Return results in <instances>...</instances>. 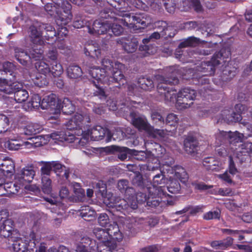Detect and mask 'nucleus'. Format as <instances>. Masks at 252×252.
<instances>
[{"instance_id":"f3484780","label":"nucleus","mask_w":252,"mask_h":252,"mask_svg":"<svg viewBox=\"0 0 252 252\" xmlns=\"http://www.w3.org/2000/svg\"><path fill=\"white\" fill-rule=\"evenodd\" d=\"M35 174L33 166H26L23 168L17 175V179L22 186L31 183Z\"/></svg>"},{"instance_id":"bb28decb","label":"nucleus","mask_w":252,"mask_h":252,"mask_svg":"<svg viewBox=\"0 0 252 252\" xmlns=\"http://www.w3.org/2000/svg\"><path fill=\"white\" fill-rule=\"evenodd\" d=\"M198 142L191 137L187 138L184 141V148L186 152L189 154L195 153L197 150Z\"/></svg>"},{"instance_id":"ddd939ff","label":"nucleus","mask_w":252,"mask_h":252,"mask_svg":"<svg viewBox=\"0 0 252 252\" xmlns=\"http://www.w3.org/2000/svg\"><path fill=\"white\" fill-rule=\"evenodd\" d=\"M196 93L194 90L184 88L177 94V104L182 108H187L190 106L192 102L188 103L195 98Z\"/></svg>"},{"instance_id":"680f3d73","label":"nucleus","mask_w":252,"mask_h":252,"mask_svg":"<svg viewBox=\"0 0 252 252\" xmlns=\"http://www.w3.org/2000/svg\"><path fill=\"white\" fill-rule=\"evenodd\" d=\"M220 215V210L211 211L205 213L203 215V218L206 220L219 219Z\"/></svg>"},{"instance_id":"c03bdc74","label":"nucleus","mask_w":252,"mask_h":252,"mask_svg":"<svg viewBox=\"0 0 252 252\" xmlns=\"http://www.w3.org/2000/svg\"><path fill=\"white\" fill-rule=\"evenodd\" d=\"M32 80L34 85L39 87L46 86L48 84L46 75H42L38 73L32 78Z\"/></svg>"},{"instance_id":"b1692460","label":"nucleus","mask_w":252,"mask_h":252,"mask_svg":"<svg viewBox=\"0 0 252 252\" xmlns=\"http://www.w3.org/2000/svg\"><path fill=\"white\" fill-rule=\"evenodd\" d=\"M145 145L151 151L149 153L150 157L153 156L156 158H161L165 153V150L160 145L157 143L145 142Z\"/></svg>"},{"instance_id":"864d4df0","label":"nucleus","mask_w":252,"mask_h":252,"mask_svg":"<svg viewBox=\"0 0 252 252\" xmlns=\"http://www.w3.org/2000/svg\"><path fill=\"white\" fill-rule=\"evenodd\" d=\"M51 65L52 66L50 73L54 77H59L63 74V69L60 63H58L57 62H55L54 63L51 64Z\"/></svg>"},{"instance_id":"423d86ee","label":"nucleus","mask_w":252,"mask_h":252,"mask_svg":"<svg viewBox=\"0 0 252 252\" xmlns=\"http://www.w3.org/2000/svg\"><path fill=\"white\" fill-rule=\"evenodd\" d=\"M107 195L108 199L110 198V200L109 202H107L105 199V203L107 205H109L110 207L115 208L118 211L124 212V214L137 208V201L135 200L133 195L126 196L125 195L126 199L115 198L112 195L109 194Z\"/></svg>"},{"instance_id":"58836bf2","label":"nucleus","mask_w":252,"mask_h":252,"mask_svg":"<svg viewBox=\"0 0 252 252\" xmlns=\"http://www.w3.org/2000/svg\"><path fill=\"white\" fill-rule=\"evenodd\" d=\"M53 3H48L45 5V10L51 16H55L59 13V10L61 9V5H57L55 2L57 0H52Z\"/></svg>"},{"instance_id":"a878e982","label":"nucleus","mask_w":252,"mask_h":252,"mask_svg":"<svg viewBox=\"0 0 252 252\" xmlns=\"http://www.w3.org/2000/svg\"><path fill=\"white\" fill-rule=\"evenodd\" d=\"M35 234L32 232L30 234V240L29 242V247L26 252H44L45 247L40 245L39 248L36 246L35 244Z\"/></svg>"},{"instance_id":"f8f14e48","label":"nucleus","mask_w":252,"mask_h":252,"mask_svg":"<svg viewBox=\"0 0 252 252\" xmlns=\"http://www.w3.org/2000/svg\"><path fill=\"white\" fill-rule=\"evenodd\" d=\"M60 107L54 94H52L45 96L42 100L41 108L49 109L50 113L55 115V116H51L50 119H57L58 118V114L60 112Z\"/></svg>"},{"instance_id":"f257e3e1","label":"nucleus","mask_w":252,"mask_h":252,"mask_svg":"<svg viewBox=\"0 0 252 252\" xmlns=\"http://www.w3.org/2000/svg\"><path fill=\"white\" fill-rule=\"evenodd\" d=\"M84 116L80 114H75L66 124L68 129H77L79 131L78 135L81 134L82 138L79 139L75 137L73 133L69 131H57L51 133L50 137L55 140V142H64L67 143H78L80 146H83L90 139L93 141H99L103 139L106 134L110 135L109 131L99 126H97L91 129L83 131L81 127L83 125Z\"/></svg>"},{"instance_id":"9b49d317","label":"nucleus","mask_w":252,"mask_h":252,"mask_svg":"<svg viewBox=\"0 0 252 252\" xmlns=\"http://www.w3.org/2000/svg\"><path fill=\"white\" fill-rule=\"evenodd\" d=\"M15 80L2 79L0 76V100L4 99L7 95L13 94L15 89H20L21 83L14 81Z\"/></svg>"},{"instance_id":"052dcab7","label":"nucleus","mask_w":252,"mask_h":252,"mask_svg":"<svg viewBox=\"0 0 252 252\" xmlns=\"http://www.w3.org/2000/svg\"><path fill=\"white\" fill-rule=\"evenodd\" d=\"M97 221L99 225L102 227H106L110 224V221L108 216L105 213H101L97 219Z\"/></svg>"},{"instance_id":"f704fd0d","label":"nucleus","mask_w":252,"mask_h":252,"mask_svg":"<svg viewBox=\"0 0 252 252\" xmlns=\"http://www.w3.org/2000/svg\"><path fill=\"white\" fill-rule=\"evenodd\" d=\"M118 188L121 192H125L126 196L132 195L134 193L133 189L128 187V181L126 180H122L118 182Z\"/></svg>"},{"instance_id":"6ab92c4d","label":"nucleus","mask_w":252,"mask_h":252,"mask_svg":"<svg viewBox=\"0 0 252 252\" xmlns=\"http://www.w3.org/2000/svg\"><path fill=\"white\" fill-rule=\"evenodd\" d=\"M117 43L122 46L127 53L134 52L138 47V42L136 38H122L117 40Z\"/></svg>"},{"instance_id":"6e6552de","label":"nucleus","mask_w":252,"mask_h":252,"mask_svg":"<svg viewBox=\"0 0 252 252\" xmlns=\"http://www.w3.org/2000/svg\"><path fill=\"white\" fill-rule=\"evenodd\" d=\"M15 57L20 63L26 65L31 58L38 60L43 57V49L32 47L28 54L24 50L19 47L14 48Z\"/></svg>"},{"instance_id":"20e7f679","label":"nucleus","mask_w":252,"mask_h":252,"mask_svg":"<svg viewBox=\"0 0 252 252\" xmlns=\"http://www.w3.org/2000/svg\"><path fill=\"white\" fill-rule=\"evenodd\" d=\"M158 82V92L162 97L161 99L165 102H177V94L176 91L167 88L168 84H176L179 80L176 77L166 78L163 76L158 75L156 77Z\"/></svg>"},{"instance_id":"338daca9","label":"nucleus","mask_w":252,"mask_h":252,"mask_svg":"<svg viewBox=\"0 0 252 252\" xmlns=\"http://www.w3.org/2000/svg\"><path fill=\"white\" fill-rule=\"evenodd\" d=\"M163 195H154L149 194L147 201V204L152 207H156L159 204L160 200L158 197H161Z\"/></svg>"},{"instance_id":"2eb2a0df","label":"nucleus","mask_w":252,"mask_h":252,"mask_svg":"<svg viewBox=\"0 0 252 252\" xmlns=\"http://www.w3.org/2000/svg\"><path fill=\"white\" fill-rule=\"evenodd\" d=\"M29 32L31 41L33 44L32 47L36 48H41L43 49L44 42L42 39V30L40 23H34L30 28Z\"/></svg>"},{"instance_id":"2f4dec72","label":"nucleus","mask_w":252,"mask_h":252,"mask_svg":"<svg viewBox=\"0 0 252 252\" xmlns=\"http://www.w3.org/2000/svg\"><path fill=\"white\" fill-rule=\"evenodd\" d=\"M183 10L187 11L191 7H192L197 12L202 10V6L198 0H185L183 1Z\"/></svg>"},{"instance_id":"4c0bfd02","label":"nucleus","mask_w":252,"mask_h":252,"mask_svg":"<svg viewBox=\"0 0 252 252\" xmlns=\"http://www.w3.org/2000/svg\"><path fill=\"white\" fill-rule=\"evenodd\" d=\"M29 247V243L18 239L13 244V249L14 252H26Z\"/></svg>"},{"instance_id":"4be33fe9","label":"nucleus","mask_w":252,"mask_h":252,"mask_svg":"<svg viewBox=\"0 0 252 252\" xmlns=\"http://www.w3.org/2000/svg\"><path fill=\"white\" fill-rule=\"evenodd\" d=\"M203 166L208 170L212 171H219L223 168V164L216 160L214 158L207 157L205 158L202 162Z\"/></svg>"},{"instance_id":"aec40b11","label":"nucleus","mask_w":252,"mask_h":252,"mask_svg":"<svg viewBox=\"0 0 252 252\" xmlns=\"http://www.w3.org/2000/svg\"><path fill=\"white\" fill-rule=\"evenodd\" d=\"M14 228V221L11 219H6L0 223V237L8 238L12 234Z\"/></svg>"},{"instance_id":"7c9ffc66","label":"nucleus","mask_w":252,"mask_h":252,"mask_svg":"<svg viewBox=\"0 0 252 252\" xmlns=\"http://www.w3.org/2000/svg\"><path fill=\"white\" fill-rule=\"evenodd\" d=\"M24 142L20 141L15 137H10L5 142L4 146L10 150H17L22 146H25Z\"/></svg>"},{"instance_id":"5701e85b","label":"nucleus","mask_w":252,"mask_h":252,"mask_svg":"<svg viewBox=\"0 0 252 252\" xmlns=\"http://www.w3.org/2000/svg\"><path fill=\"white\" fill-rule=\"evenodd\" d=\"M109 239L110 240H116L118 242L121 241L123 239V235L120 231L118 224L115 222L109 225L107 229Z\"/></svg>"},{"instance_id":"49530a36","label":"nucleus","mask_w":252,"mask_h":252,"mask_svg":"<svg viewBox=\"0 0 252 252\" xmlns=\"http://www.w3.org/2000/svg\"><path fill=\"white\" fill-rule=\"evenodd\" d=\"M44 193L49 194L52 192L51 180L48 176H43L42 177V187Z\"/></svg>"},{"instance_id":"1a4fd4ad","label":"nucleus","mask_w":252,"mask_h":252,"mask_svg":"<svg viewBox=\"0 0 252 252\" xmlns=\"http://www.w3.org/2000/svg\"><path fill=\"white\" fill-rule=\"evenodd\" d=\"M167 179L162 174H158L155 175L153 178L152 184H150L146 188L144 191H147L150 194L154 195H165V184Z\"/></svg>"},{"instance_id":"7ed1b4c3","label":"nucleus","mask_w":252,"mask_h":252,"mask_svg":"<svg viewBox=\"0 0 252 252\" xmlns=\"http://www.w3.org/2000/svg\"><path fill=\"white\" fill-rule=\"evenodd\" d=\"M111 6L115 8V13L120 17L124 18L121 22L124 24L135 25L140 24L142 26L147 27L152 23V19L148 16L132 15L128 12L127 4L123 0H108Z\"/></svg>"},{"instance_id":"a18cd8bd","label":"nucleus","mask_w":252,"mask_h":252,"mask_svg":"<svg viewBox=\"0 0 252 252\" xmlns=\"http://www.w3.org/2000/svg\"><path fill=\"white\" fill-rule=\"evenodd\" d=\"M35 66L38 73L47 75L50 73L51 68L49 67L48 64L44 61L37 62L35 63Z\"/></svg>"},{"instance_id":"5fc2aeb1","label":"nucleus","mask_w":252,"mask_h":252,"mask_svg":"<svg viewBox=\"0 0 252 252\" xmlns=\"http://www.w3.org/2000/svg\"><path fill=\"white\" fill-rule=\"evenodd\" d=\"M166 188L169 192L175 194L179 192L180 185L178 181L172 180L170 181L169 185L165 187Z\"/></svg>"},{"instance_id":"412c9836","label":"nucleus","mask_w":252,"mask_h":252,"mask_svg":"<svg viewBox=\"0 0 252 252\" xmlns=\"http://www.w3.org/2000/svg\"><path fill=\"white\" fill-rule=\"evenodd\" d=\"M93 233L96 238L100 241V243L96 247L102 245L107 247L112 241L109 240L107 230L99 227H95L93 230Z\"/></svg>"},{"instance_id":"393cba45","label":"nucleus","mask_w":252,"mask_h":252,"mask_svg":"<svg viewBox=\"0 0 252 252\" xmlns=\"http://www.w3.org/2000/svg\"><path fill=\"white\" fill-rule=\"evenodd\" d=\"M112 19V22L110 25V32L115 35H120L123 32L122 26H128L126 24L121 22V20H124V18L114 17L110 18Z\"/></svg>"},{"instance_id":"c756f323","label":"nucleus","mask_w":252,"mask_h":252,"mask_svg":"<svg viewBox=\"0 0 252 252\" xmlns=\"http://www.w3.org/2000/svg\"><path fill=\"white\" fill-rule=\"evenodd\" d=\"M84 53L87 56L98 58L100 55V50L96 44H88L85 48Z\"/></svg>"},{"instance_id":"0eeeda50","label":"nucleus","mask_w":252,"mask_h":252,"mask_svg":"<svg viewBox=\"0 0 252 252\" xmlns=\"http://www.w3.org/2000/svg\"><path fill=\"white\" fill-rule=\"evenodd\" d=\"M133 125L140 130H144L153 138L163 137L166 133L164 130L155 129L148 123L146 118L144 117L133 118L132 120Z\"/></svg>"},{"instance_id":"4468645a","label":"nucleus","mask_w":252,"mask_h":252,"mask_svg":"<svg viewBox=\"0 0 252 252\" xmlns=\"http://www.w3.org/2000/svg\"><path fill=\"white\" fill-rule=\"evenodd\" d=\"M235 110L237 113L231 112L228 110H225L222 112L220 120L229 123L236 122L241 120V113H244L246 110V107L241 104H238L235 106Z\"/></svg>"},{"instance_id":"f03ea898","label":"nucleus","mask_w":252,"mask_h":252,"mask_svg":"<svg viewBox=\"0 0 252 252\" xmlns=\"http://www.w3.org/2000/svg\"><path fill=\"white\" fill-rule=\"evenodd\" d=\"M101 68L91 67L90 75L97 83L110 85L114 82H120L124 80L121 70L124 65L118 61H112L107 57L103 58L100 62Z\"/></svg>"},{"instance_id":"9d476101","label":"nucleus","mask_w":252,"mask_h":252,"mask_svg":"<svg viewBox=\"0 0 252 252\" xmlns=\"http://www.w3.org/2000/svg\"><path fill=\"white\" fill-rule=\"evenodd\" d=\"M55 3L59 6L61 5L59 13L55 16L57 23L60 22L62 25L67 24L72 18L71 13V5L66 0H57Z\"/></svg>"},{"instance_id":"79ce46f5","label":"nucleus","mask_w":252,"mask_h":252,"mask_svg":"<svg viewBox=\"0 0 252 252\" xmlns=\"http://www.w3.org/2000/svg\"><path fill=\"white\" fill-rule=\"evenodd\" d=\"M233 242L231 238L228 237L224 241H216L212 242L211 246L216 249H224L230 246Z\"/></svg>"},{"instance_id":"e433bc0d","label":"nucleus","mask_w":252,"mask_h":252,"mask_svg":"<svg viewBox=\"0 0 252 252\" xmlns=\"http://www.w3.org/2000/svg\"><path fill=\"white\" fill-rule=\"evenodd\" d=\"M68 77L71 79H77L82 75L81 68L78 65H70L67 69Z\"/></svg>"},{"instance_id":"39448f33","label":"nucleus","mask_w":252,"mask_h":252,"mask_svg":"<svg viewBox=\"0 0 252 252\" xmlns=\"http://www.w3.org/2000/svg\"><path fill=\"white\" fill-rule=\"evenodd\" d=\"M230 56V52L228 49L222 48L219 52L216 53L211 60L203 62L201 66L197 69L204 73V75H212L215 72V67L217 65L226 62V60Z\"/></svg>"},{"instance_id":"dca6fc26","label":"nucleus","mask_w":252,"mask_h":252,"mask_svg":"<svg viewBox=\"0 0 252 252\" xmlns=\"http://www.w3.org/2000/svg\"><path fill=\"white\" fill-rule=\"evenodd\" d=\"M95 243L87 236H83L77 243L75 252H97Z\"/></svg>"},{"instance_id":"8fccbe9b","label":"nucleus","mask_w":252,"mask_h":252,"mask_svg":"<svg viewBox=\"0 0 252 252\" xmlns=\"http://www.w3.org/2000/svg\"><path fill=\"white\" fill-rule=\"evenodd\" d=\"M21 185L20 183L18 185L13 182H8L3 185V188L8 194H15L18 191Z\"/></svg>"},{"instance_id":"37998d69","label":"nucleus","mask_w":252,"mask_h":252,"mask_svg":"<svg viewBox=\"0 0 252 252\" xmlns=\"http://www.w3.org/2000/svg\"><path fill=\"white\" fill-rule=\"evenodd\" d=\"M138 87L144 90H150L154 87L153 81L148 78H140L138 81Z\"/></svg>"},{"instance_id":"774afa93","label":"nucleus","mask_w":252,"mask_h":252,"mask_svg":"<svg viewBox=\"0 0 252 252\" xmlns=\"http://www.w3.org/2000/svg\"><path fill=\"white\" fill-rule=\"evenodd\" d=\"M151 118L156 124H163L164 119L157 111H153L151 113Z\"/></svg>"},{"instance_id":"69168bd1","label":"nucleus","mask_w":252,"mask_h":252,"mask_svg":"<svg viewBox=\"0 0 252 252\" xmlns=\"http://www.w3.org/2000/svg\"><path fill=\"white\" fill-rule=\"evenodd\" d=\"M95 214V212L94 210H91L88 206L86 207L84 210H82L80 213L81 217L85 220H87V218L91 220L94 217Z\"/></svg>"},{"instance_id":"09e8293b","label":"nucleus","mask_w":252,"mask_h":252,"mask_svg":"<svg viewBox=\"0 0 252 252\" xmlns=\"http://www.w3.org/2000/svg\"><path fill=\"white\" fill-rule=\"evenodd\" d=\"M1 170L4 174H12L14 171V164L11 160H4L1 163Z\"/></svg>"},{"instance_id":"de8ad7c7","label":"nucleus","mask_w":252,"mask_h":252,"mask_svg":"<svg viewBox=\"0 0 252 252\" xmlns=\"http://www.w3.org/2000/svg\"><path fill=\"white\" fill-rule=\"evenodd\" d=\"M200 42L199 39L194 37H190L180 43L179 45V48L181 49L189 46H195Z\"/></svg>"},{"instance_id":"ea45409f","label":"nucleus","mask_w":252,"mask_h":252,"mask_svg":"<svg viewBox=\"0 0 252 252\" xmlns=\"http://www.w3.org/2000/svg\"><path fill=\"white\" fill-rule=\"evenodd\" d=\"M62 110L64 114H71L75 110V107L68 98H64L62 101Z\"/></svg>"},{"instance_id":"3c124183","label":"nucleus","mask_w":252,"mask_h":252,"mask_svg":"<svg viewBox=\"0 0 252 252\" xmlns=\"http://www.w3.org/2000/svg\"><path fill=\"white\" fill-rule=\"evenodd\" d=\"M115 150L118 152V158L121 160L126 159L128 154H132L131 150L125 147L115 146Z\"/></svg>"},{"instance_id":"603ef678","label":"nucleus","mask_w":252,"mask_h":252,"mask_svg":"<svg viewBox=\"0 0 252 252\" xmlns=\"http://www.w3.org/2000/svg\"><path fill=\"white\" fill-rule=\"evenodd\" d=\"M175 176L183 182H185L188 179V175L185 169L180 166L175 167Z\"/></svg>"},{"instance_id":"e2e57ef3","label":"nucleus","mask_w":252,"mask_h":252,"mask_svg":"<svg viewBox=\"0 0 252 252\" xmlns=\"http://www.w3.org/2000/svg\"><path fill=\"white\" fill-rule=\"evenodd\" d=\"M127 4L128 11L130 8L128 6V3L133 5L138 9H145L146 5L142 2L140 0H123Z\"/></svg>"},{"instance_id":"13d9d810","label":"nucleus","mask_w":252,"mask_h":252,"mask_svg":"<svg viewBox=\"0 0 252 252\" xmlns=\"http://www.w3.org/2000/svg\"><path fill=\"white\" fill-rule=\"evenodd\" d=\"M101 26L102 20H95L93 23V24L90 22V23L87 25L88 32L91 34H96V32H95V27H97V29H101Z\"/></svg>"},{"instance_id":"cd10ccee","label":"nucleus","mask_w":252,"mask_h":252,"mask_svg":"<svg viewBox=\"0 0 252 252\" xmlns=\"http://www.w3.org/2000/svg\"><path fill=\"white\" fill-rule=\"evenodd\" d=\"M30 140V141H26L23 143L25 146L28 148L40 147L46 143L44 142V138L42 135L31 138Z\"/></svg>"},{"instance_id":"c9c22d12","label":"nucleus","mask_w":252,"mask_h":252,"mask_svg":"<svg viewBox=\"0 0 252 252\" xmlns=\"http://www.w3.org/2000/svg\"><path fill=\"white\" fill-rule=\"evenodd\" d=\"M41 97L38 94H33L27 104V109L31 110L32 109H38L40 107L41 108Z\"/></svg>"},{"instance_id":"bf43d9fd","label":"nucleus","mask_w":252,"mask_h":252,"mask_svg":"<svg viewBox=\"0 0 252 252\" xmlns=\"http://www.w3.org/2000/svg\"><path fill=\"white\" fill-rule=\"evenodd\" d=\"M9 126V120L3 114H0V133L5 132Z\"/></svg>"},{"instance_id":"0e129e2a","label":"nucleus","mask_w":252,"mask_h":252,"mask_svg":"<svg viewBox=\"0 0 252 252\" xmlns=\"http://www.w3.org/2000/svg\"><path fill=\"white\" fill-rule=\"evenodd\" d=\"M132 154L134 158L138 160H145L147 158H150V154L144 151H134Z\"/></svg>"},{"instance_id":"72a5a7b5","label":"nucleus","mask_w":252,"mask_h":252,"mask_svg":"<svg viewBox=\"0 0 252 252\" xmlns=\"http://www.w3.org/2000/svg\"><path fill=\"white\" fill-rule=\"evenodd\" d=\"M15 66L14 65L10 62H5L3 64V70H0V76L2 77L4 74L9 73L12 75L13 79H16V73L15 72Z\"/></svg>"},{"instance_id":"c85d7f7f","label":"nucleus","mask_w":252,"mask_h":252,"mask_svg":"<svg viewBox=\"0 0 252 252\" xmlns=\"http://www.w3.org/2000/svg\"><path fill=\"white\" fill-rule=\"evenodd\" d=\"M13 93L14 94V99L18 103L25 101L29 96L28 91L23 89L22 83H21L20 89H15Z\"/></svg>"},{"instance_id":"a211bd4d","label":"nucleus","mask_w":252,"mask_h":252,"mask_svg":"<svg viewBox=\"0 0 252 252\" xmlns=\"http://www.w3.org/2000/svg\"><path fill=\"white\" fill-rule=\"evenodd\" d=\"M243 136V134L235 131L231 132V131H220L217 134L216 137L219 140H222L224 139L229 138V142L231 144L233 143H238L240 142Z\"/></svg>"},{"instance_id":"a19ab883","label":"nucleus","mask_w":252,"mask_h":252,"mask_svg":"<svg viewBox=\"0 0 252 252\" xmlns=\"http://www.w3.org/2000/svg\"><path fill=\"white\" fill-rule=\"evenodd\" d=\"M112 22V19H109L107 20H102V26L101 29H97V27H95V32L96 34H103L107 32H110V25Z\"/></svg>"},{"instance_id":"4d7b16f0","label":"nucleus","mask_w":252,"mask_h":252,"mask_svg":"<svg viewBox=\"0 0 252 252\" xmlns=\"http://www.w3.org/2000/svg\"><path fill=\"white\" fill-rule=\"evenodd\" d=\"M154 28L159 30L161 33V36L166 35L165 31L168 30L167 24L165 21H159L154 23Z\"/></svg>"},{"instance_id":"473e14b6","label":"nucleus","mask_w":252,"mask_h":252,"mask_svg":"<svg viewBox=\"0 0 252 252\" xmlns=\"http://www.w3.org/2000/svg\"><path fill=\"white\" fill-rule=\"evenodd\" d=\"M42 130V126L38 124L31 123L28 124L24 129L25 135H31L39 133Z\"/></svg>"},{"instance_id":"6e6d98bb","label":"nucleus","mask_w":252,"mask_h":252,"mask_svg":"<svg viewBox=\"0 0 252 252\" xmlns=\"http://www.w3.org/2000/svg\"><path fill=\"white\" fill-rule=\"evenodd\" d=\"M40 27L42 30H44L46 32H49V33H47L46 35H45L47 39L53 38L56 36V32L54 28L50 24L40 23Z\"/></svg>"}]
</instances>
